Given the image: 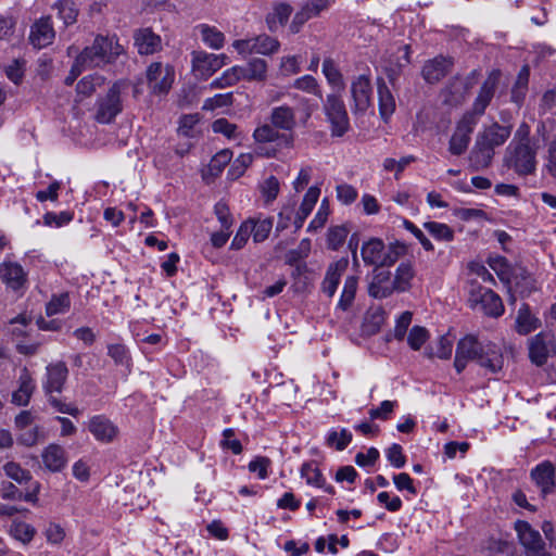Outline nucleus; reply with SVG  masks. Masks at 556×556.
Instances as JSON below:
<instances>
[{
	"label": "nucleus",
	"instance_id": "nucleus-42",
	"mask_svg": "<svg viewBox=\"0 0 556 556\" xmlns=\"http://www.w3.org/2000/svg\"><path fill=\"white\" fill-rule=\"evenodd\" d=\"M241 75V66H233L224 72V74L220 77L214 79L210 84V87L212 89L231 87L242 79Z\"/></svg>",
	"mask_w": 556,
	"mask_h": 556
},
{
	"label": "nucleus",
	"instance_id": "nucleus-6",
	"mask_svg": "<svg viewBox=\"0 0 556 556\" xmlns=\"http://www.w3.org/2000/svg\"><path fill=\"white\" fill-rule=\"evenodd\" d=\"M123 87V83H115L106 96L100 100L97 112L98 122L110 123L122 112L121 92Z\"/></svg>",
	"mask_w": 556,
	"mask_h": 556
},
{
	"label": "nucleus",
	"instance_id": "nucleus-46",
	"mask_svg": "<svg viewBox=\"0 0 556 556\" xmlns=\"http://www.w3.org/2000/svg\"><path fill=\"white\" fill-rule=\"evenodd\" d=\"M71 301L67 293L53 295L46 306V313L48 316L62 314L68 311Z\"/></svg>",
	"mask_w": 556,
	"mask_h": 556
},
{
	"label": "nucleus",
	"instance_id": "nucleus-58",
	"mask_svg": "<svg viewBox=\"0 0 556 556\" xmlns=\"http://www.w3.org/2000/svg\"><path fill=\"white\" fill-rule=\"evenodd\" d=\"M199 114L184 115L179 119L178 134L185 137H192L194 127L199 123Z\"/></svg>",
	"mask_w": 556,
	"mask_h": 556
},
{
	"label": "nucleus",
	"instance_id": "nucleus-57",
	"mask_svg": "<svg viewBox=\"0 0 556 556\" xmlns=\"http://www.w3.org/2000/svg\"><path fill=\"white\" fill-rule=\"evenodd\" d=\"M544 169L556 180V136L547 144Z\"/></svg>",
	"mask_w": 556,
	"mask_h": 556
},
{
	"label": "nucleus",
	"instance_id": "nucleus-19",
	"mask_svg": "<svg viewBox=\"0 0 556 556\" xmlns=\"http://www.w3.org/2000/svg\"><path fill=\"white\" fill-rule=\"evenodd\" d=\"M410 62V47L408 45L399 47L396 52L391 53L384 66L387 76L390 83L394 86L395 80L399 78L402 68L407 66Z\"/></svg>",
	"mask_w": 556,
	"mask_h": 556
},
{
	"label": "nucleus",
	"instance_id": "nucleus-14",
	"mask_svg": "<svg viewBox=\"0 0 556 556\" xmlns=\"http://www.w3.org/2000/svg\"><path fill=\"white\" fill-rule=\"evenodd\" d=\"M531 361L541 366L546 363L549 355L555 352L553 336L541 332L533 337L529 345Z\"/></svg>",
	"mask_w": 556,
	"mask_h": 556
},
{
	"label": "nucleus",
	"instance_id": "nucleus-22",
	"mask_svg": "<svg viewBox=\"0 0 556 556\" xmlns=\"http://www.w3.org/2000/svg\"><path fill=\"white\" fill-rule=\"evenodd\" d=\"M68 369L63 362L51 364L47 367V380L43 384V389L47 394L53 392L60 393L67 379Z\"/></svg>",
	"mask_w": 556,
	"mask_h": 556
},
{
	"label": "nucleus",
	"instance_id": "nucleus-2",
	"mask_svg": "<svg viewBox=\"0 0 556 556\" xmlns=\"http://www.w3.org/2000/svg\"><path fill=\"white\" fill-rule=\"evenodd\" d=\"M539 148V140L530 137L529 125L522 123L506 150L505 163L520 176L532 175L536 169Z\"/></svg>",
	"mask_w": 556,
	"mask_h": 556
},
{
	"label": "nucleus",
	"instance_id": "nucleus-62",
	"mask_svg": "<svg viewBox=\"0 0 556 556\" xmlns=\"http://www.w3.org/2000/svg\"><path fill=\"white\" fill-rule=\"evenodd\" d=\"M232 103V94L224 93L208 98L203 103V110L213 111L217 108L228 106Z\"/></svg>",
	"mask_w": 556,
	"mask_h": 556
},
{
	"label": "nucleus",
	"instance_id": "nucleus-15",
	"mask_svg": "<svg viewBox=\"0 0 556 556\" xmlns=\"http://www.w3.org/2000/svg\"><path fill=\"white\" fill-rule=\"evenodd\" d=\"M348 266L349 260L346 257H342L336 262L330 263L327 267L320 290L328 298H332L336 294L340 280L348 269Z\"/></svg>",
	"mask_w": 556,
	"mask_h": 556
},
{
	"label": "nucleus",
	"instance_id": "nucleus-49",
	"mask_svg": "<svg viewBox=\"0 0 556 556\" xmlns=\"http://www.w3.org/2000/svg\"><path fill=\"white\" fill-rule=\"evenodd\" d=\"M453 351V340L448 336H442L431 348L430 357L437 356L442 359H448Z\"/></svg>",
	"mask_w": 556,
	"mask_h": 556
},
{
	"label": "nucleus",
	"instance_id": "nucleus-55",
	"mask_svg": "<svg viewBox=\"0 0 556 556\" xmlns=\"http://www.w3.org/2000/svg\"><path fill=\"white\" fill-rule=\"evenodd\" d=\"M212 129L216 134H222L228 139H236L238 137V127L236 124L230 123L226 118H218L213 122Z\"/></svg>",
	"mask_w": 556,
	"mask_h": 556
},
{
	"label": "nucleus",
	"instance_id": "nucleus-35",
	"mask_svg": "<svg viewBox=\"0 0 556 556\" xmlns=\"http://www.w3.org/2000/svg\"><path fill=\"white\" fill-rule=\"evenodd\" d=\"M540 325L539 318L530 313L528 305H522V307L519 308L516 320V330L518 333L528 334L538 329Z\"/></svg>",
	"mask_w": 556,
	"mask_h": 556
},
{
	"label": "nucleus",
	"instance_id": "nucleus-7",
	"mask_svg": "<svg viewBox=\"0 0 556 556\" xmlns=\"http://www.w3.org/2000/svg\"><path fill=\"white\" fill-rule=\"evenodd\" d=\"M227 56L225 54H212L205 51H194L192 53V70L195 76L206 79L225 65Z\"/></svg>",
	"mask_w": 556,
	"mask_h": 556
},
{
	"label": "nucleus",
	"instance_id": "nucleus-59",
	"mask_svg": "<svg viewBox=\"0 0 556 556\" xmlns=\"http://www.w3.org/2000/svg\"><path fill=\"white\" fill-rule=\"evenodd\" d=\"M261 192L267 203L273 202L279 193V181L276 177H268L261 185Z\"/></svg>",
	"mask_w": 556,
	"mask_h": 556
},
{
	"label": "nucleus",
	"instance_id": "nucleus-61",
	"mask_svg": "<svg viewBox=\"0 0 556 556\" xmlns=\"http://www.w3.org/2000/svg\"><path fill=\"white\" fill-rule=\"evenodd\" d=\"M412 313L406 311L400 315L396 320V325L393 330V336L396 340L401 341L404 339L407 329L412 323Z\"/></svg>",
	"mask_w": 556,
	"mask_h": 556
},
{
	"label": "nucleus",
	"instance_id": "nucleus-25",
	"mask_svg": "<svg viewBox=\"0 0 556 556\" xmlns=\"http://www.w3.org/2000/svg\"><path fill=\"white\" fill-rule=\"evenodd\" d=\"M269 122L278 130L291 131L296 126L295 110L286 104L275 106L270 111Z\"/></svg>",
	"mask_w": 556,
	"mask_h": 556
},
{
	"label": "nucleus",
	"instance_id": "nucleus-41",
	"mask_svg": "<svg viewBox=\"0 0 556 556\" xmlns=\"http://www.w3.org/2000/svg\"><path fill=\"white\" fill-rule=\"evenodd\" d=\"M3 470L7 477L14 480L18 484L24 485L31 482L33 480L31 473L28 470L22 468L21 465L15 462H8L4 464Z\"/></svg>",
	"mask_w": 556,
	"mask_h": 556
},
{
	"label": "nucleus",
	"instance_id": "nucleus-1",
	"mask_svg": "<svg viewBox=\"0 0 556 556\" xmlns=\"http://www.w3.org/2000/svg\"><path fill=\"white\" fill-rule=\"evenodd\" d=\"M470 361H476L491 372L500 371L504 365L503 354L496 344L481 343L472 334L464 337L457 343L454 359L456 371L460 374Z\"/></svg>",
	"mask_w": 556,
	"mask_h": 556
},
{
	"label": "nucleus",
	"instance_id": "nucleus-63",
	"mask_svg": "<svg viewBox=\"0 0 556 556\" xmlns=\"http://www.w3.org/2000/svg\"><path fill=\"white\" fill-rule=\"evenodd\" d=\"M252 228H251V222H244L239 230L237 231L232 242L231 248L236 250H240L248 242L249 237L251 236Z\"/></svg>",
	"mask_w": 556,
	"mask_h": 556
},
{
	"label": "nucleus",
	"instance_id": "nucleus-33",
	"mask_svg": "<svg viewBox=\"0 0 556 556\" xmlns=\"http://www.w3.org/2000/svg\"><path fill=\"white\" fill-rule=\"evenodd\" d=\"M241 78L249 81H265L267 78V62L263 59H252L245 67H241Z\"/></svg>",
	"mask_w": 556,
	"mask_h": 556
},
{
	"label": "nucleus",
	"instance_id": "nucleus-38",
	"mask_svg": "<svg viewBox=\"0 0 556 556\" xmlns=\"http://www.w3.org/2000/svg\"><path fill=\"white\" fill-rule=\"evenodd\" d=\"M232 154L229 150H222L216 153L212 160L210 161L206 170L203 172V178L208 179V177L218 176L225 166L230 162Z\"/></svg>",
	"mask_w": 556,
	"mask_h": 556
},
{
	"label": "nucleus",
	"instance_id": "nucleus-24",
	"mask_svg": "<svg viewBox=\"0 0 556 556\" xmlns=\"http://www.w3.org/2000/svg\"><path fill=\"white\" fill-rule=\"evenodd\" d=\"M42 463L46 469L51 472L63 470L67 464L65 450L58 444L48 445L41 454Z\"/></svg>",
	"mask_w": 556,
	"mask_h": 556
},
{
	"label": "nucleus",
	"instance_id": "nucleus-12",
	"mask_svg": "<svg viewBox=\"0 0 556 556\" xmlns=\"http://www.w3.org/2000/svg\"><path fill=\"white\" fill-rule=\"evenodd\" d=\"M88 430L97 441L102 443L113 442L119 433L118 427L103 415L91 417L88 421Z\"/></svg>",
	"mask_w": 556,
	"mask_h": 556
},
{
	"label": "nucleus",
	"instance_id": "nucleus-50",
	"mask_svg": "<svg viewBox=\"0 0 556 556\" xmlns=\"http://www.w3.org/2000/svg\"><path fill=\"white\" fill-rule=\"evenodd\" d=\"M323 73L326 76L328 83L333 86H343V77L337 67L334 61L330 58H327L323 62Z\"/></svg>",
	"mask_w": 556,
	"mask_h": 556
},
{
	"label": "nucleus",
	"instance_id": "nucleus-8",
	"mask_svg": "<svg viewBox=\"0 0 556 556\" xmlns=\"http://www.w3.org/2000/svg\"><path fill=\"white\" fill-rule=\"evenodd\" d=\"M148 84L154 93L167 92L174 81V71L169 65L152 63L147 71Z\"/></svg>",
	"mask_w": 556,
	"mask_h": 556
},
{
	"label": "nucleus",
	"instance_id": "nucleus-16",
	"mask_svg": "<svg viewBox=\"0 0 556 556\" xmlns=\"http://www.w3.org/2000/svg\"><path fill=\"white\" fill-rule=\"evenodd\" d=\"M470 301L480 304L486 315L498 317L504 312L501 298L490 289L480 288L478 292L472 291Z\"/></svg>",
	"mask_w": 556,
	"mask_h": 556
},
{
	"label": "nucleus",
	"instance_id": "nucleus-3",
	"mask_svg": "<svg viewBox=\"0 0 556 556\" xmlns=\"http://www.w3.org/2000/svg\"><path fill=\"white\" fill-rule=\"evenodd\" d=\"M510 136V129L506 126L493 124L478 135L476 146L471 151L470 161L479 168L488 167L494 155V148L502 146Z\"/></svg>",
	"mask_w": 556,
	"mask_h": 556
},
{
	"label": "nucleus",
	"instance_id": "nucleus-43",
	"mask_svg": "<svg viewBox=\"0 0 556 556\" xmlns=\"http://www.w3.org/2000/svg\"><path fill=\"white\" fill-rule=\"evenodd\" d=\"M254 53L258 54H273L278 51L280 43L277 39L267 35H260L253 38Z\"/></svg>",
	"mask_w": 556,
	"mask_h": 556
},
{
	"label": "nucleus",
	"instance_id": "nucleus-37",
	"mask_svg": "<svg viewBox=\"0 0 556 556\" xmlns=\"http://www.w3.org/2000/svg\"><path fill=\"white\" fill-rule=\"evenodd\" d=\"M378 97L381 117L388 119L395 111V100L382 80L378 83Z\"/></svg>",
	"mask_w": 556,
	"mask_h": 556
},
{
	"label": "nucleus",
	"instance_id": "nucleus-11",
	"mask_svg": "<svg viewBox=\"0 0 556 556\" xmlns=\"http://www.w3.org/2000/svg\"><path fill=\"white\" fill-rule=\"evenodd\" d=\"M501 78V71L493 70L483 85L481 86L480 92L473 103L472 113L473 117L480 116L484 113L486 106L490 104L492 98L494 97L495 90L497 88L498 81Z\"/></svg>",
	"mask_w": 556,
	"mask_h": 556
},
{
	"label": "nucleus",
	"instance_id": "nucleus-51",
	"mask_svg": "<svg viewBox=\"0 0 556 556\" xmlns=\"http://www.w3.org/2000/svg\"><path fill=\"white\" fill-rule=\"evenodd\" d=\"M251 222V228H252V237L255 242H263L266 240L271 231L273 228V220L269 218L257 220V222Z\"/></svg>",
	"mask_w": 556,
	"mask_h": 556
},
{
	"label": "nucleus",
	"instance_id": "nucleus-54",
	"mask_svg": "<svg viewBox=\"0 0 556 556\" xmlns=\"http://www.w3.org/2000/svg\"><path fill=\"white\" fill-rule=\"evenodd\" d=\"M428 330L421 326H414L408 333L407 343L408 345L417 351L428 340Z\"/></svg>",
	"mask_w": 556,
	"mask_h": 556
},
{
	"label": "nucleus",
	"instance_id": "nucleus-26",
	"mask_svg": "<svg viewBox=\"0 0 556 556\" xmlns=\"http://www.w3.org/2000/svg\"><path fill=\"white\" fill-rule=\"evenodd\" d=\"M531 477L542 493L546 494L555 484V467L549 462H544L531 471Z\"/></svg>",
	"mask_w": 556,
	"mask_h": 556
},
{
	"label": "nucleus",
	"instance_id": "nucleus-30",
	"mask_svg": "<svg viewBox=\"0 0 556 556\" xmlns=\"http://www.w3.org/2000/svg\"><path fill=\"white\" fill-rule=\"evenodd\" d=\"M18 389L12 394V402L20 406L28 404L35 390V382L26 368L18 378Z\"/></svg>",
	"mask_w": 556,
	"mask_h": 556
},
{
	"label": "nucleus",
	"instance_id": "nucleus-20",
	"mask_svg": "<svg viewBox=\"0 0 556 556\" xmlns=\"http://www.w3.org/2000/svg\"><path fill=\"white\" fill-rule=\"evenodd\" d=\"M453 65V60L442 55L429 60L425 63L421 74L429 84H435L447 75Z\"/></svg>",
	"mask_w": 556,
	"mask_h": 556
},
{
	"label": "nucleus",
	"instance_id": "nucleus-40",
	"mask_svg": "<svg viewBox=\"0 0 556 556\" xmlns=\"http://www.w3.org/2000/svg\"><path fill=\"white\" fill-rule=\"evenodd\" d=\"M10 534L24 545H27L35 536L36 530L23 521H13L10 527Z\"/></svg>",
	"mask_w": 556,
	"mask_h": 556
},
{
	"label": "nucleus",
	"instance_id": "nucleus-27",
	"mask_svg": "<svg viewBox=\"0 0 556 556\" xmlns=\"http://www.w3.org/2000/svg\"><path fill=\"white\" fill-rule=\"evenodd\" d=\"M0 278L10 288L16 290L26 281V274L17 263L5 262L0 265Z\"/></svg>",
	"mask_w": 556,
	"mask_h": 556
},
{
	"label": "nucleus",
	"instance_id": "nucleus-5",
	"mask_svg": "<svg viewBox=\"0 0 556 556\" xmlns=\"http://www.w3.org/2000/svg\"><path fill=\"white\" fill-rule=\"evenodd\" d=\"M324 110L331 125L332 136H343L350 128V121L341 97L338 94H329L324 104Z\"/></svg>",
	"mask_w": 556,
	"mask_h": 556
},
{
	"label": "nucleus",
	"instance_id": "nucleus-52",
	"mask_svg": "<svg viewBox=\"0 0 556 556\" xmlns=\"http://www.w3.org/2000/svg\"><path fill=\"white\" fill-rule=\"evenodd\" d=\"M292 13V8L287 3H280L275 7L273 16L268 18L269 28L271 30L276 29V24L283 26L289 20Z\"/></svg>",
	"mask_w": 556,
	"mask_h": 556
},
{
	"label": "nucleus",
	"instance_id": "nucleus-34",
	"mask_svg": "<svg viewBox=\"0 0 556 556\" xmlns=\"http://www.w3.org/2000/svg\"><path fill=\"white\" fill-rule=\"evenodd\" d=\"M358 280L359 278L356 275H350L345 277L341 295L338 302L339 309L345 312L352 306L356 295Z\"/></svg>",
	"mask_w": 556,
	"mask_h": 556
},
{
	"label": "nucleus",
	"instance_id": "nucleus-17",
	"mask_svg": "<svg viewBox=\"0 0 556 556\" xmlns=\"http://www.w3.org/2000/svg\"><path fill=\"white\" fill-rule=\"evenodd\" d=\"M253 139L256 143H270L282 140L286 148H293L294 136L292 134H281L271 123H263L253 131Z\"/></svg>",
	"mask_w": 556,
	"mask_h": 556
},
{
	"label": "nucleus",
	"instance_id": "nucleus-44",
	"mask_svg": "<svg viewBox=\"0 0 556 556\" xmlns=\"http://www.w3.org/2000/svg\"><path fill=\"white\" fill-rule=\"evenodd\" d=\"M55 8L58 9L60 18L63 20L65 25H72L77 21L78 9L73 1L61 0L55 3Z\"/></svg>",
	"mask_w": 556,
	"mask_h": 556
},
{
	"label": "nucleus",
	"instance_id": "nucleus-45",
	"mask_svg": "<svg viewBox=\"0 0 556 556\" xmlns=\"http://www.w3.org/2000/svg\"><path fill=\"white\" fill-rule=\"evenodd\" d=\"M30 323L31 316L26 313H22L9 321V332L16 340L25 337L27 334L26 328L30 325Z\"/></svg>",
	"mask_w": 556,
	"mask_h": 556
},
{
	"label": "nucleus",
	"instance_id": "nucleus-47",
	"mask_svg": "<svg viewBox=\"0 0 556 556\" xmlns=\"http://www.w3.org/2000/svg\"><path fill=\"white\" fill-rule=\"evenodd\" d=\"M202 40L213 49H220L225 41V36L223 33L217 30L214 27H210L207 25H202L200 27Z\"/></svg>",
	"mask_w": 556,
	"mask_h": 556
},
{
	"label": "nucleus",
	"instance_id": "nucleus-48",
	"mask_svg": "<svg viewBox=\"0 0 556 556\" xmlns=\"http://www.w3.org/2000/svg\"><path fill=\"white\" fill-rule=\"evenodd\" d=\"M424 227L438 240L452 241L454 238L453 229L446 224L428 222Z\"/></svg>",
	"mask_w": 556,
	"mask_h": 556
},
{
	"label": "nucleus",
	"instance_id": "nucleus-21",
	"mask_svg": "<svg viewBox=\"0 0 556 556\" xmlns=\"http://www.w3.org/2000/svg\"><path fill=\"white\" fill-rule=\"evenodd\" d=\"M515 530L518 540L526 551L545 546L541 533L534 529L529 522L518 520L515 522Z\"/></svg>",
	"mask_w": 556,
	"mask_h": 556
},
{
	"label": "nucleus",
	"instance_id": "nucleus-18",
	"mask_svg": "<svg viewBox=\"0 0 556 556\" xmlns=\"http://www.w3.org/2000/svg\"><path fill=\"white\" fill-rule=\"evenodd\" d=\"M394 293L391 273L388 270L375 269L368 285V294L375 299H386Z\"/></svg>",
	"mask_w": 556,
	"mask_h": 556
},
{
	"label": "nucleus",
	"instance_id": "nucleus-36",
	"mask_svg": "<svg viewBox=\"0 0 556 556\" xmlns=\"http://www.w3.org/2000/svg\"><path fill=\"white\" fill-rule=\"evenodd\" d=\"M301 476L306 480L307 484L325 488L328 493H333L332 486H325V478L315 463H304L301 467Z\"/></svg>",
	"mask_w": 556,
	"mask_h": 556
},
{
	"label": "nucleus",
	"instance_id": "nucleus-60",
	"mask_svg": "<svg viewBox=\"0 0 556 556\" xmlns=\"http://www.w3.org/2000/svg\"><path fill=\"white\" fill-rule=\"evenodd\" d=\"M414 161L415 157L412 155L404 156L399 161L388 157L383 161V168L388 172L395 170V177L399 178V174L402 173L405 169V167L408 166Z\"/></svg>",
	"mask_w": 556,
	"mask_h": 556
},
{
	"label": "nucleus",
	"instance_id": "nucleus-23",
	"mask_svg": "<svg viewBox=\"0 0 556 556\" xmlns=\"http://www.w3.org/2000/svg\"><path fill=\"white\" fill-rule=\"evenodd\" d=\"M103 63L94 46L86 47L83 52L76 58V61L72 67L73 77L66 79L67 84L73 80L85 70L101 66Z\"/></svg>",
	"mask_w": 556,
	"mask_h": 556
},
{
	"label": "nucleus",
	"instance_id": "nucleus-39",
	"mask_svg": "<svg viewBox=\"0 0 556 556\" xmlns=\"http://www.w3.org/2000/svg\"><path fill=\"white\" fill-rule=\"evenodd\" d=\"M530 68L528 65L522 66L518 73L517 79L511 88V100L518 105L522 103L528 91V83Z\"/></svg>",
	"mask_w": 556,
	"mask_h": 556
},
{
	"label": "nucleus",
	"instance_id": "nucleus-53",
	"mask_svg": "<svg viewBox=\"0 0 556 556\" xmlns=\"http://www.w3.org/2000/svg\"><path fill=\"white\" fill-rule=\"evenodd\" d=\"M293 87L307 93L315 94L318 98H321V90L319 88V85L317 80L311 75H305L295 79L293 83Z\"/></svg>",
	"mask_w": 556,
	"mask_h": 556
},
{
	"label": "nucleus",
	"instance_id": "nucleus-9",
	"mask_svg": "<svg viewBox=\"0 0 556 556\" xmlns=\"http://www.w3.org/2000/svg\"><path fill=\"white\" fill-rule=\"evenodd\" d=\"M372 88L370 79L365 75L357 76L351 84L353 111L355 114L364 113L371 105Z\"/></svg>",
	"mask_w": 556,
	"mask_h": 556
},
{
	"label": "nucleus",
	"instance_id": "nucleus-4",
	"mask_svg": "<svg viewBox=\"0 0 556 556\" xmlns=\"http://www.w3.org/2000/svg\"><path fill=\"white\" fill-rule=\"evenodd\" d=\"M405 253L404 244L394 243L386 247L382 240L376 238L365 242L361 250L364 263L377 268L392 266Z\"/></svg>",
	"mask_w": 556,
	"mask_h": 556
},
{
	"label": "nucleus",
	"instance_id": "nucleus-56",
	"mask_svg": "<svg viewBox=\"0 0 556 556\" xmlns=\"http://www.w3.org/2000/svg\"><path fill=\"white\" fill-rule=\"evenodd\" d=\"M352 440V434L346 429H342L340 432L332 431L327 438V443L330 446H334L338 451L344 450Z\"/></svg>",
	"mask_w": 556,
	"mask_h": 556
},
{
	"label": "nucleus",
	"instance_id": "nucleus-13",
	"mask_svg": "<svg viewBox=\"0 0 556 556\" xmlns=\"http://www.w3.org/2000/svg\"><path fill=\"white\" fill-rule=\"evenodd\" d=\"M54 37L55 30L50 16L40 17L30 27L29 42L37 49L51 45Z\"/></svg>",
	"mask_w": 556,
	"mask_h": 556
},
{
	"label": "nucleus",
	"instance_id": "nucleus-28",
	"mask_svg": "<svg viewBox=\"0 0 556 556\" xmlns=\"http://www.w3.org/2000/svg\"><path fill=\"white\" fill-rule=\"evenodd\" d=\"M135 45L140 54H153L161 49V38L150 28H143L136 31Z\"/></svg>",
	"mask_w": 556,
	"mask_h": 556
},
{
	"label": "nucleus",
	"instance_id": "nucleus-31",
	"mask_svg": "<svg viewBox=\"0 0 556 556\" xmlns=\"http://www.w3.org/2000/svg\"><path fill=\"white\" fill-rule=\"evenodd\" d=\"M414 277V266L408 262L401 263L395 269L392 278L394 292L401 293L408 291L412 288Z\"/></svg>",
	"mask_w": 556,
	"mask_h": 556
},
{
	"label": "nucleus",
	"instance_id": "nucleus-32",
	"mask_svg": "<svg viewBox=\"0 0 556 556\" xmlns=\"http://www.w3.org/2000/svg\"><path fill=\"white\" fill-rule=\"evenodd\" d=\"M319 194L320 189L317 187H311L305 193L294 219V226L296 229H300L303 226L304 220L311 214L313 207L317 203Z\"/></svg>",
	"mask_w": 556,
	"mask_h": 556
},
{
	"label": "nucleus",
	"instance_id": "nucleus-64",
	"mask_svg": "<svg viewBox=\"0 0 556 556\" xmlns=\"http://www.w3.org/2000/svg\"><path fill=\"white\" fill-rule=\"evenodd\" d=\"M270 464L271 462L269 458L258 456L249 464V470L257 472L260 479H265L268 476L267 469Z\"/></svg>",
	"mask_w": 556,
	"mask_h": 556
},
{
	"label": "nucleus",
	"instance_id": "nucleus-10",
	"mask_svg": "<svg viewBox=\"0 0 556 556\" xmlns=\"http://www.w3.org/2000/svg\"><path fill=\"white\" fill-rule=\"evenodd\" d=\"M476 122L473 115L466 114L458 123L450 140V152L452 154L460 155L467 150Z\"/></svg>",
	"mask_w": 556,
	"mask_h": 556
},
{
	"label": "nucleus",
	"instance_id": "nucleus-29",
	"mask_svg": "<svg viewBox=\"0 0 556 556\" xmlns=\"http://www.w3.org/2000/svg\"><path fill=\"white\" fill-rule=\"evenodd\" d=\"M93 46L104 64L112 62L123 52V47L115 37L98 36L93 41Z\"/></svg>",
	"mask_w": 556,
	"mask_h": 556
}]
</instances>
